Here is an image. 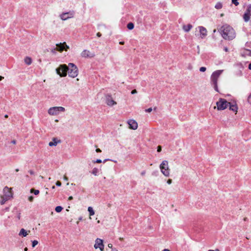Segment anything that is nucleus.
I'll return each mask as SVG.
<instances>
[{
	"label": "nucleus",
	"instance_id": "1",
	"mask_svg": "<svg viewBox=\"0 0 251 251\" xmlns=\"http://www.w3.org/2000/svg\"><path fill=\"white\" fill-rule=\"evenodd\" d=\"M222 37L226 40H231L235 37L233 28L227 25L222 26L220 29Z\"/></svg>",
	"mask_w": 251,
	"mask_h": 251
},
{
	"label": "nucleus",
	"instance_id": "2",
	"mask_svg": "<svg viewBox=\"0 0 251 251\" xmlns=\"http://www.w3.org/2000/svg\"><path fill=\"white\" fill-rule=\"evenodd\" d=\"M223 70H217L214 72L211 75L210 80H211V84L216 91L219 92V90L218 88L217 82L218 79L220 76V75L223 73Z\"/></svg>",
	"mask_w": 251,
	"mask_h": 251
},
{
	"label": "nucleus",
	"instance_id": "3",
	"mask_svg": "<svg viewBox=\"0 0 251 251\" xmlns=\"http://www.w3.org/2000/svg\"><path fill=\"white\" fill-rule=\"evenodd\" d=\"M68 74L70 77L75 78L78 75L77 67L73 63H69L68 66Z\"/></svg>",
	"mask_w": 251,
	"mask_h": 251
},
{
	"label": "nucleus",
	"instance_id": "4",
	"mask_svg": "<svg viewBox=\"0 0 251 251\" xmlns=\"http://www.w3.org/2000/svg\"><path fill=\"white\" fill-rule=\"evenodd\" d=\"M68 71V66L66 64H61L59 67L56 69L57 74L61 77H64L67 75Z\"/></svg>",
	"mask_w": 251,
	"mask_h": 251
},
{
	"label": "nucleus",
	"instance_id": "5",
	"mask_svg": "<svg viewBox=\"0 0 251 251\" xmlns=\"http://www.w3.org/2000/svg\"><path fill=\"white\" fill-rule=\"evenodd\" d=\"M160 169L162 173L166 176H169L170 175V169L168 166V162L167 160H164L160 165Z\"/></svg>",
	"mask_w": 251,
	"mask_h": 251
},
{
	"label": "nucleus",
	"instance_id": "6",
	"mask_svg": "<svg viewBox=\"0 0 251 251\" xmlns=\"http://www.w3.org/2000/svg\"><path fill=\"white\" fill-rule=\"evenodd\" d=\"M230 102H228L226 100L220 98L216 102L217 109L218 110H223L228 106Z\"/></svg>",
	"mask_w": 251,
	"mask_h": 251
},
{
	"label": "nucleus",
	"instance_id": "7",
	"mask_svg": "<svg viewBox=\"0 0 251 251\" xmlns=\"http://www.w3.org/2000/svg\"><path fill=\"white\" fill-rule=\"evenodd\" d=\"M65 108L61 106L53 107L50 108L48 110V113L51 115H56L59 114L60 111H64Z\"/></svg>",
	"mask_w": 251,
	"mask_h": 251
},
{
	"label": "nucleus",
	"instance_id": "8",
	"mask_svg": "<svg viewBox=\"0 0 251 251\" xmlns=\"http://www.w3.org/2000/svg\"><path fill=\"white\" fill-rule=\"evenodd\" d=\"M74 15L75 12L74 11H70L68 12L63 13L60 15V18L62 20L65 21L73 18L74 16Z\"/></svg>",
	"mask_w": 251,
	"mask_h": 251
},
{
	"label": "nucleus",
	"instance_id": "9",
	"mask_svg": "<svg viewBox=\"0 0 251 251\" xmlns=\"http://www.w3.org/2000/svg\"><path fill=\"white\" fill-rule=\"evenodd\" d=\"M94 248L97 249L99 248L101 251H103L104 250V245L103 244L102 240L97 238L95 241V244L94 245Z\"/></svg>",
	"mask_w": 251,
	"mask_h": 251
},
{
	"label": "nucleus",
	"instance_id": "10",
	"mask_svg": "<svg viewBox=\"0 0 251 251\" xmlns=\"http://www.w3.org/2000/svg\"><path fill=\"white\" fill-rule=\"evenodd\" d=\"M3 197L5 198L6 200H9L12 197V194L11 189L8 188L7 187H5L3 189Z\"/></svg>",
	"mask_w": 251,
	"mask_h": 251
},
{
	"label": "nucleus",
	"instance_id": "11",
	"mask_svg": "<svg viewBox=\"0 0 251 251\" xmlns=\"http://www.w3.org/2000/svg\"><path fill=\"white\" fill-rule=\"evenodd\" d=\"M69 49V47L66 45L65 42L56 44V49L59 51H62L64 50H67Z\"/></svg>",
	"mask_w": 251,
	"mask_h": 251
},
{
	"label": "nucleus",
	"instance_id": "12",
	"mask_svg": "<svg viewBox=\"0 0 251 251\" xmlns=\"http://www.w3.org/2000/svg\"><path fill=\"white\" fill-rule=\"evenodd\" d=\"M81 56L83 57H93L95 56L94 53H91L89 50H84L82 52H81Z\"/></svg>",
	"mask_w": 251,
	"mask_h": 251
},
{
	"label": "nucleus",
	"instance_id": "13",
	"mask_svg": "<svg viewBox=\"0 0 251 251\" xmlns=\"http://www.w3.org/2000/svg\"><path fill=\"white\" fill-rule=\"evenodd\" d=\"M128 124L129 125V128L135 130L138 127L137 123L133 120H130L128 122Z\"/></svg>",
	"mask_w": 251,
	"mask_h": 251
},
{
	"label": "nucleus",
	"instance_id": "14",
	"mask_svg": "<svg viewBox=\"0 0 251 251\" xmlns=\"http://www.w3.org/2000/svg\"><path fill=\"white\" fill-rule=\"evenodd\" d=\"M106 102L109 106H112L116 104V102L112 99L111 96L109 95L106 97Z\"/></svg>",
	"mask_w": 251,
	"mask_h": 251
},
{
	"label": "nucleus",
	"instance_id": "15",
	"mask_svg": "<svg viewBox=\"0 0 251 251\" xmlns=\"http://www.w3.org/2000/svg\"><path fill=\"white\" fill-rule=\"evenodd\" d=\"M241 55L242 56L246 57L247 56H251V50L243 49L241 50Z\"/></svg>",
	"mask_w": 251,
	"mask_h": 251
},
{
	"label": "nucleus",
	"instance_id": "16",
	"mask_svg": "<svg viewBox=\"0 0 251 251\" xmlns=\"http://www.w3.org/2000/svg\"><path fill=\"white\" fill-rule=\"evenodd\" d=\"M199 28L200 30V32L201 33V37L203 38L207 35V30L206 29L201 26H199Z\"/></svg>",
	"mask_w": 251,
	"mask_h": 251
},
{
	"label": "nucleus",
	"instance_id": "17",
	"mask_svg": "<svg viewBox=\"0 0 251 251\" xmlns=\"http://www.w3.org/2000/svg\"><path fill=\"white\" fill-rule=\"evenodd\" d=\"M192 25L191 24H188L187 25H183L182 28L185 32H189L192 28Z\"/></svg>",
	"mask_w": 251,
	"mask_h": 251
},
{
	"label": "nucleus",
	"instance_id": "18",
	"mask_svg": "<svg viewBox=\"0 0 251 251\" xmlns=\"http://www.w3.org/2000/svg\"><path fill=\"white\" fill-rule=\"evenodd\" d=\"M27 234L28 233L27 231L24 228H22L19 233V236H22L23 237H25Z\"/></svg>",
	"mask_w": 251,
	"mask_h": 251
},
{
	"label": "nucleus",
	"instance_id": "19",
	"mask_svg": "<svg viewBox=\"0 0 251 251\" xmlns=\"http://www.w3.org/2000/svg\"><path fill=\"white\" fill-rule=\"evenodd\" d=\"M60 140H58L57 141H56V139L54 138L53 139V141L50 142L49 143V145L50 147L53 146H56L57 143H60Z\"/></svg>",
	"mask_w": 251,
	"mask_h": 251
},
{
	"label": "nucleus",
	"instance_id": "20",
	"mask_svg": "<svg viewBox=\"0 0 251 251\" xmlns=\"http://www.w3.org/2000/svg\"><path fill=\"white\" fill-rule=\"evenodd\" d=\"M228 106H229V109L234 111L236 112L237 111V107L236 105L231 104V103L230 102V104H228Z\"/></svg>",
	"mask_w": 251,
	"mask_h": 251
},
{
	"label": "nucleus",
	"instance_id": "21",
	"mask_svg": "<svg viewBox=\"0 0 251 251\" xmlns=\"http://www.w3.org/2000/svg\"><path fill=\"white\" fill-rule=\"evenodd\" d=\"M251 15L249 14V13H248L247 12L245 13V14H244V16H243V18H244V21L246 22H247L248 21H249V20L250 19Z\"/></svg>",
	"mask_w": 251,
	"mask_h": 251
},
{
	"label": "nucleus",
	"instance_id": "22",
	"mask_svg": "<svg viewBox=\"0 0 251 251\" xmlns=\"http://www.w3.org/2000/svg\"><path fill=\"white\" fill-rule=\"evenodd\" d=\"M25 64H26L27 65H29L31 64L32 63V59L30 57H26L25 58Z\"/></svg>",
	"mask_w": 251,
	"mask_h": 251
},
{
	"label": "nucleus",
	"instance_id": "23",
	"mask_svg": "<svg viewBox=\"0 0 251 251\" xmlns=\"http://www.w3.org/2000/svg\"><path fill=\"white\" fill-rule=\"evenodd\" d=\"M90 216H93L95 214V212L92 207H89L88 208Z\"/></svg>",
	"mask_w": 251,
	"mask_h": 251
},
{
	"label": "nucleus",
	"instance_id": "24",
	"mask_svg": "<svg viewBox=\"0 0 251 251\" xmlns=\"http://www.w3.org/2000/svg\"><path fill=\"white\" fill-rule=\"evenodd\" d=\"M134 27V24L131 23V22H130L127 25V28L129 29V30H132L133 29Z\"/></svg>",
	"mask_w": 251,
	"mask_h": 251
},
{
	"label": "nucleus",
	"instance_id": "25",
	"mask_svg": "<svg viewBox=\"0 0 251 251\" xmlns=\"http://www.w3.org/2000/svg\"><path fill=\"white\" fill-rule=\"evenodd\" d=\"M99 169L98 168H94L93 169L91 173L92 174H93L94 175H95V176H97L98 173H99Z\"/></svg>",
	"mask_w": 251,
	"mask_h": 251
},
{
	"label": "nucleus",
	"instance_id": "26",
	"mask_svg": "<svg viewBox=\"0 0 251 251\" xmlns=\"http://www.w3.org/2000/svg\"><path fill=\"white\" fill-rule=\"evenodd\" d=\"M30 192L34 193V195H37L39 194V191L38 190H35L33 188L31 189Z\"/></svg>",
	"mask_w": 251,
	"mask_h": 251
},
{
	"label": "nucleus",
	"instance_id": "27",
	"mask_svg": "<svg viewBox=\"0 0 251 251\" xmlns=\"http://www.w3.org/2000/svg\"><path fill=\"white\" fill-rule=\"evenodd\" d=\"M63 209V207L61 206H57L55 207V210L56 212H60Z\"/></svg>",
	"mask_w": 251,
	"mask_h": 251
},
{
	"label": "nucleus",
	"instance_id": "28",
	"mask_svg": "<svg viewBox=\"0 0 251 251\" xmlns=\"http://www.w3.org/2000/svg\"><path fill=\"white\" fill-rule=\"evenodd\" d=\"M215 7L217 9H220L222 7V4L221 2H218L215 5Z\"/></svg>",
	"mask_w": 251,
	"mask_h": 251
},
{
	"label": "nucleus",
	"instance_id": "29",
	"mask_svg": "<svg viewBox=\"0 0 251 251\" xmlns=\"http://www.w3.org/2000/svg\"><path fill=\"white\" fill-rule=\"evenodd\" d=\"M246 12L249 13L251 15V4L249 5L247 9L246 10Z\"/></svg>",
	"mask_w": 251,
	"mask_h": 251
},
{
	"label": "nucleus",
	"instance_id": "30",
	"mask_svg": "<svg viewBox=\"0 0 251 251\" xmlns=\"http://www.w3.org/2000/svg\"><path fill=\"white\" fill-rule=\"evenodd\" d=\"M7 200H6L5 198H4L3 196H2L1 197V200L0 201V204L1 205L5 203V202L7 201Z\"/></svg>",
	"mask_w": 251,
	"mask_h": 251
},
{
	"label": "nucleus",
	"instance_id": "31",
	"mask_svg": "<svg viewBox=\"0 0 251 251\" xmlns=\"http://www.w3.org/2000/svg\"><path fill=\"white\" fill-rule=\"evenodd\" d=\"M38 243V241L34 240L32 242V246L33 248L35 247Z\"/></svg>",
	"mask_w": 251,
	"mask_h": 251
},
{
	"label": "nucleus",
	"instance_id": "32",
	"mask_svg": "<svg viewBox=\"0 0 251 251\" xmlns=\"http://www.w3.org/2000/svg\"><path fill=\"white\" fill-rule=\"evenodd\" d=\"M238 0H231L232 3L234 4L236 6H237L239 4Z\"/></svg>",
	"mask_w": 251,
	"mask_h": 251
},
{
	"label": "nucleus",
	"instance_id": "33",
	"mask_svg": "<svg viewBox=\"0 0 251 251\" xmlns=\"http://www.w3.org/2000/svg\"><path fill=\"white\" fill-rule=\"evenodd\" d=\"M206 68L204 67H201L200 68V71L202 72H204L206 71Z\"/></svg>",
	"mask_w": 251,
	"mask_h": 251
},
{
	"label": "nucleus",
	"instance_id": "34",
	"mask_svg": "<svg viewBox=\"0 0 251 251\" xmlns=\"http://www.w3.org/2000/svg\"><path fill=\"white\" fill-rule=\"evenodd\" d=\"M102 161L100 159H97L96 161H94V163H101Z\"/></svg>",
	"mask_w": 251,
	"mask_h": 251
},
{
	"label": "nucleus",
	"instance_id": "35",
	"mask_svg": "<svg viewBox=\"0 0 251 251\" xmlns=\"http://www.w3.org/2000/svg\"><path fill=\"white\" fill-rule=\"evenodd\" d=\"M248 101L251 104V94L248 97Z\"/></svg>",
	"mask_w": 251,
	"mask_h": 251
},
{
	"label": "nucleus",
	"instance_id": "36",
	"mask_svg": "<svg viewBox=\"0 0 251 251\" xmlns=\"http://www.w3.org/2000/svg\"><path fill=\"white\" fill-rule=\"evenodd\" d=\"M56 185L57 186H60L61 185V182L60 181H57L56 182Z\"/></svg>",
	"mask_w": 251,
	"mask_h": 251
},
{
	"label": "nucleus",
	"instance_id": "37",
	"mask_svg": "<svg viewBox=\"0 0 251 251\" xmlns=\"http://www.w3.org/2000/svg\"><path fill=\"white\" fill-rule=\"evenodd\" d=\"M152 110V108H148L147 109L145 110V111L146 112H151Z\"/></svg>",
	"mask_w": 251,
	"mask_h": 251
},
{
	"label": "nucleus",
	"instance_id": "38",
	"mask_svg": "<svg viewBox=\"0 0 251 251\" xmlns=\"http://www.w3.org/2000/svg\"><path fill=\"white\" fill-rule=\"evenodd\" d=\"M161 150H162V148H161V147L160 146H158L157 147V151L158 152H160V151H161Z\"/></svg>",
	"mask_w": 251,
	"mask_h": 251
},
{
	"label": "nucleus",
	"instance_id": "39",
	"mask_svg": "<svg viewBox=\"0 0 251 251\" xmlns=\"http://www.w3.org/2000/svg\"><path fill=\"white\" fill-rule=\"evenodd\" d=\"M28 199L29 201L31 202L33 201L34 198L33 196H30V197H29Z\"/></svg>",
	"mask_w": 251,
	"mask_h": 251
},
{
	"label": "nucleus",
	"instance_id": "40",
	"mask_svg": "<svg viewBox=\"0 0 251 251\" xmlns=\"http://www.w3.org/2000/svg\"><path fill=\"white\" fill-rule=\"evenodd\" d=\"M137 93V91H136V89H134V90H132V91L131 92V94H135Z\"/></svg>",
	"mask_w": 251,
	"mask_h": 251
},
{
	"label": "nucleus",
	"instance_id": "41",
	"mask_svg": "<svg viewBox=\"0 0 251 251\" xmlns=\"http://www.w3.org/2000/svg\"><path fill=\"white\" fill-rule=\"evenodd\" d=\"M172 182V180L171 179H169L168 180H167V183H168L169 184H171Z\"/></svg>",
	"mask_w": 251,
	"mask_h": 251
},
{
	"label": "nucleus",
	"instance_id": "42",
	"mask_svg": "<svg viewBox=\"0 0 251 251\" xmlns=\"http://www.w3.org/2000/svg\"><path fill=\"white\" fill-rule=\"evenodd\" d=\"M96 151L97 152H101V150L99 148H97L96 150Z\"/></svg>",
	"mask_w": 251,
	"mask_h": 251
},
{
	"label": "nucleus",
	"instance_id": "43",
	"mask_svg": "<svg viewBox=\"0 0 251 251\" xmlns=\"http://www.w3.org/2000/svg\"><path fill=\"white\" fill-rule=\"evenodd\" d=\"M29 173L31 175H34V171H33L32 170H29Z\"/></svg>",
	"mask_w": 251,
	"mask_h": 251
},
{
	"label": "nucleus",
	"instance_id": "44",
	"mask_svg": "<svg viewBox=\"0 0 251 251\" xmlns=\"http://www.w3.org/2000/svg\"><path fill=\"white\" fill-rule=\"evenodd\" d=\"M97 36L99 37H100L101 36V34L100 32H98L97 33Z\"/></svg>",
	"mask_w": 251,
	"mask_h": 251
},
{
	"label": "nucleus",
	"instance_id": "45",
	"mask_svg": "<svg viewBox=\"0 0 251 251\" xmlns=\"http://www.w3.org/2000/svg\"><path fill=\"white\" fill-rule=\"evenodd\" d=\"M145 174H146V171H142L141 172V175L142 176H144L145 175Z\"/></svg>",
	"mask_w": 251,
	"mask_h": 251
},
{
	"label": "nucleus",
	"instance_id": "46",
	"mask_svg": "<svg viewBox=\"0 0 251 251\" xmlns=\"http://www.w3.org/2000/svg\"><path fill=\"white\" fill-rule=\"evenodd\" d=\"M20 214H20V213H18V215H17V218H18V220H20V217H21V216H20Z\"/></svg>",
	"mask_w": 251,
	"mask_h": 251
},
{
	"label": "nucleus",
	"instance_id": "47",
	"mask_svg": "<svg viewBox=\"0 0 251 251\" xmlns=\"http://www.w3.org/2000/svg\"><path fill=\"white\" fill-rule=\"evenodd\" d=\"M224 50L226 52H227L228 51V48L227 47H224Z\"/></svg>",
	"mask_w": 251,
	"mask_h": 251
},
{
	"label": "nucleus",
	"instance_id": "48",
	"mask_svg": "<svg viewBox=\"0 0 251 251\" xmlns=\"http://www.w3.org/2000/svg\"><path fill=\"white\" fill-rule=\"evenodd\" d=\"M11 143H12V144H16V140H12V141H11Z\"/></svg>",
	"mask_w": 251,
	"mask_h": 251
},
{
	"label": "nucleus",
	"instance_id": "49",
	"mask_svg": "<svg viewBox=\"0 0 251 251\" xmlns=\"http://www.w3.org/2000/svg\"><path fill=\"white\" fill-rule=\"evenodd\" d=\"M73 199V197L72 196H70L68 198V200H72Z\"/></svg>",
	"mask_w": 251,
	"mask_h": 251
},
{
	"label": "nucleus",
	"instance_id": "50",
	"mask_svg": "<svg viewBox=\"0 0 251 251\" xmlns=\"http://www.w3.org/2000/svg\"><path fill=\"white\" fill-rule=\"evenodd\" d=\"M108 247L109 248H112V244H109L108 245Z\"/></svg>",
	"mask_w": 251,
	"mask_h": 251
},
{
	"label": "nucleus",
	"instance_id": "51",
	"mask_svg": "<svg viewBox=\"0 0 251 251\" xmlns=\"http://www.w3.org/2000/svg\"><path fill=\"white\" fill-rule=\"evenodd\" d=\"M119 44L120 45H124L125 44V42L124 41H121L119 42Z\"/></svg>",
	"mask_w": 251,
	"mask_h": 251
},
{
	"label": "nucleus",
	"instance_id": "52",
	"mask_svg": "<svg viewBox=\"0 0 251 251\" xmlns=\"http://www.w3.org/2000/svg\"><path fill=\"white\" fill-rule=\"evenodd\" d=\"M64 179L65 180H68V177L67 176H64Z\"/></svg>",
	"mask_w": 251,
	"mask_h": 251
},
{
	"label": "nucleus",
	"instance_id": "53",
	"mask_svg": "<svg viewBox=\"0 0 251 251\" xmlns=\"http://www.w3.org/2000/svg\"><path fill=\"white\" fill-rule=\"evenodd\" d=\"M249 69L251 70V63L249 65Z\"/></svg>",
	"mask_w": 251,
	"mask_h": 251
},
{
	"label": "nucleus",
	"instance_id": "54",
	"mask_svg": "<svg viewBox=\"0 0 251 251\" xmlns=\"http://www.w3.org/2000/svg\"><path fill=\"white\" fill-rule=\"evenodd\" d=\"M3 77L0 75V80H1L2 79H3Z\"/></svg>",
	"mask_w": 251,
	"mask_h": 251
},
{
	"label": "nucleus",
	"instance_id": "55",
	"mask_svg": "<svg viewBox=\"0 0 251 251\" xmlns=\"http://www.w3.org/2000/svg\"><path fill=\"white\" fill-rule=\"evenodd\" d=\"M162 251H170L168 249H164Z\"/></svg>",
	"mask_w": 251,
	"mask_h": 251
},
{
	"label": "nucleus",
	"instance_id": "56",
	"mask_svg": "<svg viewBox=\"0 0 251 251\" xmlns=\"http://www.w3.org/2000/svg\"><path fill=\"white\" fill-rule=\"evenodd\" d=\"M208 251H219V250L218 249H217L215 251H214V250H209Z\"/></svg>",
	"mask_w": 251,
	"mask_h": 251
},
{
	"label": "nucleus",
	"instance_id": "57",
	"mask_svg": "<svg viewBox=\"0 0 251 251\" xmlns=\"http://www.w3.org/2000/svg\"><path fill=\"white\" fill-rule=\"evenodd\" d=\"M27 248L26 247L24 249V251H27Z\"/></svg>",
	"mask_w": 251,
	"mask_h": 251
},
{
	"label": "nucleus",
	"instance_id": "58",
	"mask_svg": "<svg viewBox=\"0 0 251 251\" xmlns=\"http://www.w3.org/2000/svg\"><path fill=\"white\" fill-rule=\"evenodd\" d=\"M15 171H16V172H18V171H19V170L18 169H16L15 170Z\"/></svg>",
	"mask_w": 251,
	"mask_h": 251
},
{
	"label": "nucleus",
	"instance_id": "59",
	"mask_svg": "<svg viewBox=\"0 0 251 251\" xmlns=\"http://www.w3.org/2000/svg\"><path fill=\"white\" fill-rule=\"evenodd\" d=\"M108 159H105L104 161H103V162H105L107 160H108Z\"/></svg>",
	"mask_w": 251,
	"mask_h": 251
},
{
	"label": "nucleus",
	"instance_id": "60",
	"mask_svg": "<svg viewBox=\"0 0 251 251\" xmlns=\"http://www.w3.org/2000/svg\"><path fill=\"white\" fill-rule=\"evenodd\" d=\"M4 117H5V118H7V117H8V115H5L4 116Z\"/></svg>",
	"mask_w": 251,
	"mask_h": 251
},
{
	"label": "nucleus",
	"instance_id": "61",
	"mask_svg": "<svg viewBox=\"0 0 251 251\" xmlns=\"http://www.w3.org/2000/svg\"><path fill=\"white\" fill-rule=\"evenodd\" d=\"M113 251H118V250L116 249H115L114 250H113Z\"/></svg>",
	"mask_w": 251,
	"mask_h": 251
},
{
	"label": "nucleus",
	"instance_id": "62",
	"mask_svg": "<svg viewBox=\"0 0 251 251\" xmlns=\"http://www.w3.org/2000/svg\"><path fill=\"white\" fill-rule=\"evenodd\" d=\"M55 122H58V120H55Z\"/></svg>",
	"mask_w": 251,
	"mask_h": 251
},
{
	"label": "nucleus",
	"instance_id": "63",
	"mask_svg": "<svg viewBox=\"0 0 251 251\" xmlns=\"http://www.w3.org/2000/svg\"><path fill=\"white\" fill-rule=\"evenodd\" d=\"M52 189H54L55 188V186H53L52 187Z\"/></svg>",
	"mask_w": 251,
	"mask_h": 251
},
{
	"label": "nucleus",
	"instance_id": "64",
	"mask_svg": "<svg viewBox=\"0 0 251 251\" xmlns=\"http://www.w3.org/2000/svg\"><path fill=\"white\" fill-rule=\"evenodd\" d=\"M247 219V218H244V220L246 221Z\"/></svg>",
	"mask_w": 251,
	"mask_h": 251
}]
</instances>
